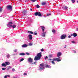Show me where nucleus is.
I'll return each mask as SVG.
<instances>
[{"instance_id": "21", "label": "nucleus", "mask_w": 78, "mask_h": 78, "mask_svg": "<svg viewBox=\"0 0 78 78\" xmlns=\"http://www.w3.org/2000/svg\"><path fill=\"white\" fill-rule=\"evenodd\" d=\"M67 8H68V7H67L66 6H65L64 7V9H65L66 10H67Z\"/></svg>"}, {"instance_id": "50", "label": "nucleus", "mask_w": 78, "mask_h": 78, "mask_svg": "<svg viewBox=\"0 0 78 78\" xmlns=\"http://www.w3.org/2000/svg\"><path fill=\"white\" fill-rule=\"evenodd\" d=\"M48 60H52V59H48Z\"/></svg>"}, {"instance_id": "53", "label": "nucleus", "mask_w": 78, "mask_h": 78, "mask_svg": "<svg viewBox=\"0 0 78 78\" xmlns=\"http://www.w3.org/2000/svg\"><path fill=\"white\" fill-rule=\"evenodd\" d=\"M30 11H31L32 10V9H30Z\"/></svg>"}, {"instance_id": "52", "label": "nucleus", "mask_w": 78, "mask_h": 78, "mask_svg": "<svg viewBox=\"0 0 78 78\" xmlns=\"http://www.w3.org/2000/svg\"><path fill=\"white\" fill-rule=\"evenodd\" d=\"M66 45H65V47H64V48H66Z\"/></svg>"}, {"instance_id": "34", "label": "nucleus", "mask_w": 78, "mask_h": 78, "mask_svg": "<svg viewBox=\"0 0 78 78\" xmlns=\"http://www.w3.org/2000/svg\"><path fill=\"white\" fill-rule=\"evenodd\" d=\"M71 1H72L73 3H75V0H71Z\"/></svg>"}, {"instance_id": "24", "label": "nucleus", "mask_w": 78, "mask_h": 78, "mask_svg": "<svg viewBox=\"0 0 78 78\" xmlns=\"http://www.w3.org/2000/svg\"><path fill=\"white\" fill-rule=\"evenodd\" d=\"M52 32L53 33H54V34H55V33H56V31L54 29H53L52 30Z\"/></svg>"}, {"instance_id": "6", "label": "nucleus", "mask_w": 78, "mask_h": 78, "mask_svg": "<svg viewBox=\"0 0 78 78\" xmlns=\"http://www.w3.org/2000/svg\"><path fill=\"white\" fill-rule=\"evenodd\" d=\"M40 27L42 30V32H44V30L45 29V27L43 26H41Z\"/></svg>"}, {"instance_id": "2", "label": "nucleus", "mask_w": 78, "mask_h": 78, "mask_svg": "<svg viewBox=\"0 0 78 78\" xmlns=\"http://www.w3.org/2000/svg\"><path fill=\"white\" fill-rule=\"evenodd\" d=\"M7 9L8 10L12 11V6L10 5H9L7 6Z\"/></svg>"}, {"instance_id": "18", "label": "nucleus", "mask_w": 78, "mask_h": 78, "mask_svg": "<svg viewBox=\"0 0 78 78\" xmlns=\"http://www.w3.org/2000/svg\"><path fill=\"white\" fill-rule=\"evenodd\" d=\"M40 66L41 67H44V64L42 63V64H40Z\"/></svg>"}, {"instance_id": "28", "label": "nucleus", "mask_w": 78, "mask_h": 78, "mask_svg": "<svg viewBox=\"0 0 78 78\" xmlns=\"http://www.w3.org/2000/svg\"><path fill=\"white\" fill-rule=\"evenodd\" d=\"M23 60H24V58H21V59L20 60V62H22Z\"/></svg>"}, {"instance_id": "16", "label": "nucleus", "mask_w": 78, "mask_h": 78, "mask_svg": "<svg viewBox=\"0 0 78 78\" xmlns=\"http://www.w3.org/2000/svg\"><path fill=\"white\" fill-rule=\"evenodd\" d=\"M19 55L21 56H24L25 55V54L23 53H20Z\"/></svg>"}, {"instance_id": "26", "label": "nucleus", "mask_w": 78, "mask_h": 78, "mask_svg": "<svg viewBox=\"0 0 78 78\" xmlns=\"http://www.w3.org/2000/svg\"><path fill=\"white\" fill-rule=\"evenodd\" d=\"M10 55L9 54H8L7 55V58H9V57H10Z\"/></svg>"}, {"instance_id": "1", "label": "nucleus", "mask_w": 78, "mask_h": 78, "mask_svg": "<svg viewBox=\"0 0 78 78\" xmlns=\"http://www.w3.org/2000/svg\"><path fill=\"white\" fill-rule=\"evenodd\" d=\"M34 15H35L36 16H38L39 17H41L42 16L41 14V12H35Z\"/></svg>"}, {"instance_id": "47", "label": "nucleus", "mask_w": 78, "mask_h": 78, "mask_svg": "<svg viewBox=\"0 0 78 78\" xmlns=\"http://www.w3.org/2000/svg\"><path fill=\"white\" fill-rule=\"evenodd\" d=\"M37 35V33H34V35Z\"/></svg>"}, {"instance_id": "27", "label": "nucleus", "mask_w": 78, "mask_h": 78, "mask_svg": "<svg viewBox=\"0 0 78 78\" xmlns=\"http://www.w3.org/2000/svg\"><path fill=\"white\" fill-rule=\"evenodd\" d=\"M52 60L53 61H57V59H56V58L52 59Z\"/></svg>"}, {"instance_id": "22", "label": "nucleus", "mask_w": 78, "mask_h": 78, "mask_svg": "<svg viewBox=\"0 0 78 78\" xmlns=\"http://www.w3.org/2000/svg\"><path fill=\"white\" fill-rule=\"evenodd\" d=\"M37 0H30V1L32 2H34L36 1Z\"/></svg>"}, {"instance_id": "55", "label": "nucleus", "mask_w": 78, "mask_h": 78, "mask_svg": "<svg viewBox=\"0 0 78 78\" xmlns=\"http://www.w3.org/2000/svg\"><path fill=\"white\" fill-rule=\"evenodd\" d=\"M77 31H78V28H77Z\"/></svg>"}, {"instance_id": "32", "label": "nucleus", "mask_w": 78, "mask_h": 78, "mask_svg": "<svg viewBox=\"0 0 78 78\" xmlns=\"http://www.w3.org/2000/svg\"><path fill=\"white\" fill-rule=\"evenodd\" d=\"M51 15V14L50 13H48L47 14V16H48L49 15Z\"/></svg>"}, {"instance_id": "5", "label": "nucleus", "mask_w": 78, "mask_h": 78, "mask_svg": "<svg viewBox=\"0 0 78 78\" xmlns=\"http://www.w3.org/2000/svg\"><path fill=\"white\" fill-rule=\"evenodd\" d=\"M40 58L38 57L35 56V57L34 60L35 61H37L38 60H40Z\"/></svg>"}, {"instance_id": "31", "label": "nucleus", "mask_w": 78, "mask_h": 78, "mask_svg": "<svg viewBox=\"0 0 78 78\" xmlns=\"http://www.w3.org/2000/svg\"><path fill=\"white\" fill-rule=\"evenodd\" d=\"M7 25L9 26V27H12V25H10V24H8Z\"/></svg>"}, {"instance_id": "42", "label": "nucleus", "mask_w": 78, "mask_h": 78, "mask_svg": "<svg viewBox=\"0 0 78 78\" xmlns=\"http://www.w3.org/2000/svg\"><path fill=\"white\" fill-rule=\"evenodd\" d=\"M48 58V57L46 56V58H45L44 59H45V60H46V59Z\"/></svg>"}, {"instance_id": "13", "label": "nucleus", "mask_w": 78, "mask_h": 78, "mask_svg": "<svg viewBox=\"0 0 78 78\" xmlns=\"http://www.w3.org/2000/svg\"><path fill=\"white\" fill-rule=\"evenodd\" d=\"M27 47V45L26 44H23L22 45V47H23V48H26V47Z\"/></svg>"}, {"instance_id": "46", "label": "nucleus", "mask_w": 78, "mask_h": 78, "mask_svg": "<svg viewBox=\"0 0 78 78\" xmlns=\"http://www.w3.org/2000/svg\"><path fill=\"white\" fill-rule=\"evenodd\" d=\"M40 69H42L43 70L44 69V68H43L40 67Z\"/></svg>"}, {"instance_id": "41", "label": "nucleus", "mask_w": 78, "mask_h": 78, "mask_svg": "<svg viewBox=\"0 0 78 78\" xmlns=\"http://www.w3.org/2000/svg\"><path fill=\"white\" fill-rule=\"evenodd\" d=\"M17 50L16 49L15 50H14V51L15 52H17Z\"/></svg>"}, {"instance_id": "57", "label": "nucleus", "mask_w": 78, "mask_h": 78, "mask_svg": "<svg viewBox=\"0 0 78 78\" xmlns=\"http://www.w3.org/2000/svg\"><path fill=\"white\" fill-rule=\"evenodd\" d=\"M13 78H16L15 77H13Z\"/></svg>"}, {"instance_id": "37", "label": "nucleus", "mask_w": 78, "mask_h": 78, "mask_svg": "<svg viewBox=\"0 0 78 78\" xmlns=\"http://www.w3.org/2000/svg\"><path fill=\"white\" fill-rule=\"evenodd\" d=\"M27 73H24L23 75L24 76H27Z\"/></svg>"}, {"instance_id": "17", "label": "nucleus", "mask_w": 78, "mask_h": 78, "mask_svg": "<svg viewBox=\"0 0 78 78\" xmlns=\"http://www.w3.org/2000/svg\"><path fill=\"white\" fill-rule=\"evenodd\" d=\"M6 64L4 63H3L2 64V66L3 67H6Z\"/></svg>"}, {"instance_id": "39", "label": "nucleus", "mask_w": 78, "mask_h": 78, "mask_svg": "<svg viewBox=\"0 0 78 78\" xmlns=\"http://www.w3.org/2000/svg\"><path fill=\"white\" fill-rule=\"evenodd\" d=\"M71 35H69V36H68V38H71Z\"/></svg>"}, {"instance_id": "30", "label": "nucleus", "mask_w": 78, "mask_h": 78, "mask_svg": "<svg viewBox=\"0 0 78 78\" xmlns=\"http://www.w3.org/2000/svg\"><path fill=\"white\" fill-rule=\"evenodd\" d=\"M51 63H52L53 64V65H55V62L54 61H51Z\"/></svg>"}, {"instance_id": "54", "label": "nucleus", "mask_w": 78, "mask_h": 78, "mask_svg": "<svg viewBox=\"0 0 78 78\" xmlns=\"http://www.w3.org/2000/svg\"><path fill=\"white\" fill-rule=\"evenodd\" d=\"M76 2H77V3H78V1H76Z\"/></svg>"}, {"instance_id": "33", "label": "nucleus", "mask_w": 78, "mask_h": 78, "mask_svg": "<svg viewBox=\"0 0 78 78\" xmlns=\"http://www.w3.org/2000/svg\"><path fill=\"white\" fill-rule=\"evenodd\" d=\"M45 67L46 68H49V66H48L47 65H46V66H45Z\"/></svg>"}, {"instance_id": "20", "label": "nucleus", "mask_w": 78, "mask_h": 78, "mask_svg": "<svg viewBox=\"0 0 78 78\" xmlns=\"http://www.w3.org/2000/svg\"><path fill=\"white\" fill-rule=\"evenodd\" d=\"M28 33H30V34H34V33L32 31H30L28 30L27 32Z\"/></svg>"}, {"instance_id": "44", "label": "nucleus", "mask_w": 78, "mask_h": 78, "mask_svg": "<svg viewBox=\"0 0 78 78\" xmlns=\"http://www.w3.org/2000/svg\"><path fill=\"white\" fill-rule=\"evenodd\" d=\"M72 43H75V42L74 41H72Z\"/></svg>"}, {"instance_id": "14", "label": "nucleus", "mask_w": 78, "mask_h": 78, "mask_svg": "<svg viewBox=\"0 0 78 78\" xmlns=\"http://www.w3.org/2000/svg\"><path fill=\"white\" fill-rule=\"evenodd\" d=\"M46 33V32H44V33H43L42 34V36L43 37H45Z\"/></svg>"}, {"instance_id": "3", "label": "nucleus", "mask_w": 78, "mask_h": 78, "mask_svg": "<svg viewBox=\"0 0 78 78\" xmlns=\"http://www.w3.org/2000/svg\"><path fill=\"white\" fill-rule=\"evenodd\" d=\"M66 37V34H63L61 35V39L62 40H63L65 39Z\"/></svg>"}, {"instance_id": "29", "label": "nucleus", "mask_w": 78, "mask_h": 78, "mask_svg": "<svg viewBox=\"0 0 78 78\" xmlns=\"http://www.w3.org/2000/svg\"><path fill=\"white\" fill-rule=\"evenodd\" d=\"M2 8H0V12H2Z\"/></svg>"}, {"instance_id": "23", "label": "nucleus", "mask_w": 78, "mask_h": 78, "mask_svg": "<svg viewBox=\"0 0 78 78\" xmlns=\"http://www.w3.org/2000/svg\"><path fill=\"white\" fill-rule=\"evenodd\" d=\"M12 27L13 28H15L16 27V25H13Z\"/></svg>"}, {"instance_id": "51", "label": "nucleus", "mask_w": 78, "mask_h": 78, "mask_svg": "<svg viewBox=\"0 0 78 78\" xmlns=\"http://www.w3.org/2000/svg\"><path fill=\"white\" fill-rule=\"evenodd\" d=\"M7 76L8 77H10V76L9 75H8Z\"/></svg>"}, {"instance_id": "19", "label": "nucleus", "mask_w": 78, "mask_h": 78, "mask_svg": "<svg viewBox=\"0 0 78 78\" xmlns=\"http://www.w3.org/2000/svg\"><path fill=\"white\" fill-rule=\"evenodd\" d=\"M41 5H46V2H42L41 3Z\"/></svg>"}, {"instance_id": "49", "label": "nucleus", "mask_w": 78, "mask_h": 78, "mask_svg": "<svg viewBox=\"0 0 78 78\" xmlns=\"http://www.w3.org/2000/svg\"><path fill=\"white\" fill-rule=\"evenodd\" d=\"M73 51H74V53H76V51L75 50H74Z\"/></svg>"}, {"instance_id": "12", "label": "nucleus", "mask_w": 78, "mask_h": 78, "mask_svg": "<svg viewBox=\"0 0 78 78\" xmlns=\"http://www.w3.org/2000/svg\"><path fill=\"white\" fill-rule=\"evenodd\" d=\"M22 13L24 15H25L27 13V11L26 10H23L22 11Z\"/></svg>"}, {"instance_id": "40", "label": "nucleus", "mask_w": 78, "mask_h": 78, "mask_svg": "<svg viewBox=\"0 0 78 78\" xmlns=\"http://www.w3.org/2000/svg\"><path fill=\"white\" fill-rule=\"evenodd\" d=\"M41 51H44V49L42 48V49L41 50Z\"/></svg>"}, {"instance_id": "8", "label": "nucleus", "mask_w": 78, "mask_h": 78, "mask_svg": "<svg viewBox=\"0 0 78 78\" xmlns=\"http://www.w3.org/2000/svg\"><path fill=\"white\" fill-rule=\"evenodd\" d=\"M71 36H73L74 37H76L77 36V34L76 33H74L73 34H71Z\"/></svg>"}, {"instance_id": "25", "label": "nucleus", "mask_w": 78, "mask_h": 78, "mask_svg": "<svg viewBox=\"0 0 78 78\" xmlns=\"http://www.w3.org/2000/svg\"><path fill=\"white\" fill-rule=\"evenodd\" d=\"M36 7L37 8H40V6L39 5H37Z\"/></svg>"}, {"instance_id": "11", "label": "nucleus", "mask_w": 78, "mask_h": 78, "mask_svg": "<svg viewBox=\"0 0 78 78\" xmlns=\"http://www.w3.org/2000/svg\"><path fill=\"white\" fill-rule=\"evenodd\" d=\"M61 57H60L57 58H56V59L57 61V62H60L61 61V59H59Z\"/></svg>"}, {"instance_id": "36", "label": "nucleus", "mask_w": 78, "mask_h": 78, "mask_svg": "<svg viewBox=\"0 0 78 78\" xmlns=\"http://www.w3.org/2000/svg\"><path fill=\"white\" fill-rule=\"evenodd\" d=\"M26 54H27V55H30V53H29L28 52H26Z\"/></svg>"}, {"instance_id": "56", "label": "nucleus", "mask_w": 78, "mask_h": 78, "mask_svg": "<svg viewBox=\"0 0 78 78\" xmlns=\"http://www.w3.org/2000/svg\"><path fill=\"white\" fill-rule=\"evenodd\" d=\"M35 63H36V62H34V64H35Z\"/></svg>"}, {"instance_id": "43", "label": "nucleus", "mask_w": 78, "mask_h": 78, "mask_svg": "<svg viewBox=\"0 0 78 78\" xmlns=\"http://www.w3.org/2000/svg\"><path fill=\"white\" fill-rule=\"evenodd\" d=\"M12 70L14 72V71H15V69H14V68H13V69H12Z\"/></svg>"}, {"instance_id": "7", "label": "nucleus", "mask_w": 78, "mask_h": 78, "mask_svg": "<svg viewBox=\"0 0 78 78\" xmlns=\"http://www.w3.org/2000/svg\"><path fill=\"white\" fill-rule=\"evenodd\" d=\"M28 62L30 63H32L33 62V60L31 58H28Z\"/></svg>"}, {"instance_id": "35", "label": "nucleus", "mask_w": 78, "mask_h": 78, "mask_svg": "<svg viewBox=\"0 0 78 78\" xmlns=\"http://www.w3.org/2000/svg\"><path fill=\"white\" fill-rule=\"evenodd\" d=\"M12 22H10L8 24H12Z\"/></svg>"}, {"instance_id": "9", "label": "nucleus", "mask_w": 78, "mask_h": 78, "mask_svg": "<svg viewBox=\"0 0 78 78\" xmlns=\"http://www.w3.org/2000/svg\"><path fill=\"white\" fill-rule=\"evenodd\" d=\"M62 55V54L61 53V52H59L57 54V56L58 57H59L61 56V55Z\"/></svg>"}, {"instance_id": "45", "label": "nucleus", "mask_w": 78, "mask_h": 78, "mask_svg": "<svg viewBox=\"0 0 78 78\" xmlns=\"http://www.w3.org/2000/svg\"><path fill=\"white\" fill-rule=\"evenodd\" d=\"M7 78V75H5L4 76V78Z\"/></svg>"}, {"instance_id": "48", "label": "nucleus", "mask_w": 78, "mask_h": 78, "mask_svg": "<svg viewBox=\"0 0 78 78\" xmlns=\"http://www.w3.org/2000/svg\"><path fill=\"white\" fill-rule=\"evenodd\" d=\"M29 45H30V46L32 45V44L31 43H30V44H29Z\"/></svg>"}, {"instance_id": "10", "label": "nucleus", "mask_w": 78, "mask_h": 78, "mask_svg": "<svg viewBox=\"0 0 78 78\" xmlns=\"http://www.w3.org/2000/svg\"><path fill=\"white\" fill-rule=\"evenodd\" d=\"M28 37L30 40H31L33 39L32 36L31 34H29Z\"/></svg>"}, {"instance_id": "38", "label": "nucleus", "mask_w": 78, "mask_h": 78, "mask_svg": "<svg viewBox=\"0 0 78 78\" xmlns=\"http://www.w3.org/2000/svg\"><path fill=\"white\" fill-rule=\"evenodd\" d=\"M5 69H6V68H2V70H5Z\"/></svg>"}, {"instance_id": "4", "label": "nucleus", "mask_w": 78, "mask_h": 78, "mask_svg": "<svg viewBox=\"0 0 78 78\" xmlns=\"http://www.w3.org/2000/svg\"><path fill=\"white\" fill-rule=\"evenodd\" d=\"M42 53L41 52H40L39 53H38L37 54V56L38 58H41V57H42Z\"/></svg>"}, {"instance_id": "15", "label": "nucleus", "mask_w": 78, "mask_h": 78, "mask_svg": "<svg viewBox=\"0 0 78 78\" xmlns=\"http://www.w3.org/2000/svg\"><path fill=\"white\" fill-rule=\"evenodd\" d=\"M5 65H6L8 66L10 64V62H5Z\"/></svg>"}]
</instances>
